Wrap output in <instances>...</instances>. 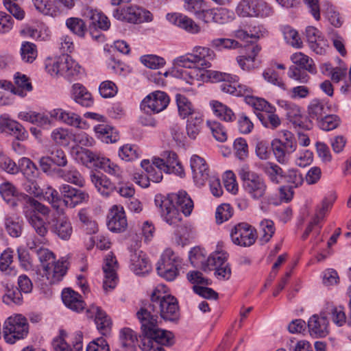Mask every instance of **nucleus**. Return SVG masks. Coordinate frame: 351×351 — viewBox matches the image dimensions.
I'll use <instances>...</instances> for the list:
<instances>
[{"mask_svg":"<svg viewBox=\"0 0 351 351\" xmlns=\"http://www.w3.org/2000/svg\"><path fill=\"white\" fill-rule=\"evenodd\" d=\"M69 56L68 54H62L56 58L52 62L46 65L47 72L51 76H63L65 75V69L67 66Z\"/></svg>","mask_w":351,"mask_h":351,"instance_id":"34","label":"nucleus"},{"mask_svg":"<svg viewBox=\"0 0 351 351\" xmlns=\"http://www.w3.org/2000/svg\"><path fill=\"white\" fill-rule=\"evenodd\" d=\"M73 156L78 163H81L86 167L93 166L98 168V165H99L103 154L82 147H77L73 151Z\"/></svg>","mask_w":351,"mask_h":351,"instance_id":"20","label":"nucleus"},{"mask_svg":"<svg viewBox=\"0 0 351 351\" xmlns=\"http://www.w3.org/2000/svg\"><path fill=\"white\" fill-rule=\"evenodd\" d=\"M130 1L131 0H110L112 5H120L113 11L112 16L117 20L134 24L151 22L153 20L152 14L149 11L136 5H123Z\"/></svg>","mask_w":351,"mask_h":351,"instance_id":"3","label":"nucleus"},{"mask_svg":"<svg viewBox=\"0 0 351 351\" xmlns=\"http://www.w3.org/2000/svg\"><path fill=\"white\" fill-rule=\"evenodd\" d=\"M90 311L92 313L95 314V321L97 329L102 335L108 333L110 331L112 323L106 313L100 307L97 306H93Z\"/></svg>","mask_w":351,"mask_h":351,"instance_id":"37","label":"nucleus"},{"mask_svg":"<svg viewBox=\"0 0 351 351\" xmlns=\"http://www.w3.org/2000/svg\"><path fill=\"white\" fill-rule=\"evenodd\" d=\"M278 105L286 111L287 117L290 121L298 123L301 117V110L298 106L283 99L278 101Z\"/></svg>","mask_w":351,"mask_h":351,"instance_id":"50","label":"nucleus"},{"mask_svg":"<svg viewBox=\"0 0 351 351\" xmlns=\"http://www.w3.org/2000/svg\"><path fill=\"white\" fill-rule=\"evenodd\" d=\"M3 330L5 341L12 344L16 341L24 339L27 335L29 324L23 315L15 314L5 321Z\"/></svg>","mask_w":351,"mask_h":351,"instance_id":"7","label":"nucleus"},{"mask_svg":"<svg viewBox=\"0 0 351 351\" xmlns=\"http://www.w3.org/2000/svg\"><path fill=\"white\" fill-rule=\"evenodd\" d=\"M98 168L104 170L108 174L114 176L119 182L123 180V171L121 167L104 155L100 159Z\"/></svg>","mask_w":351,"mask_h":351,"instance_id":"43","label":"nucleus"},{"mask_svg":"<svg viewBox=\"0 0 351 351\" xmlns=\"http://www.w3.org/2000/svg\"><path fill=\"white\" fill-rule=\"evenodd\" d=\"M203 116L201 112L189 117L186 125V131L191 139H195L201 132L203 126Z\"/></svg>","mask_w":351,"mask_h":351,"instance_id":"39","label":"nucleus"},{"mask_svg":"<svg viewBox=\"0 0 351 351\" xmlns=\"http://www.w3.org/2000/svg\"><path fill=\"white\" fill-rule=\"evenodd\" d=\"M210 106L214 114L220 120L232 122L236 119V116L232 109L225 104L215 100L210 102Z\"/></svg>","mask_w":351,"mask_h":351,"instance_id":"36","label":"nucleus"},{"mask_svg":"<svg viewBox=\"0 0 351 351\" xmlns=\"http://www.w3.org/2000/svg\"><path fill=\"white\" fill-rule=\"evenodd\" d=\"M17 194L16 188L11 183L8 182L1 183V197L8 205L16 206Z\"/></svg>","mask_w":351,"mask_h":351,"instance_id":"53","label":"nucleus"},{"mask_svg":"<svg viewBox=\"0 0 351 351\" xmlns=\"http://www.w3.org/2000/svg\"><path fill=\"white\" fill-rule=\"evenodd\" d=\"M156 206L160 210L161 217L170 226L182 227L180 209L186 216H189L193 209V202L186 192L180 191L167 197L157 195L154 199Z\"/></svg>","mask_w":351,"mask_h":351,"instance_id":"1","label":"nucleus"},{"mask_svg":"<svg viewBox=\"0 0 351 351\" xmlns=\"http://www.w3.org/2000/svg\"><path fill=\"white\" fill-rule=\"evenodd\" d=\"M131 269L136 275H144L151 269L150 263L145 253L140 251L131 254Z\"/></svg>","mask_w":351,"mask_h":351,"instance_id":"29","label":"nucleus"},{"mask_svg":"<svg viewBox=\"0 0 351 351\" xmlns=\"http://www.w3.org/2000/svg\"><path fill=\"white\" fill-rule=\"evenodd\" d=\"M62 299L65 306L73 311L80 312L85 308V304L81 295L70 288L62 291Z\"/></svg>","mask_w":351,"mask_h":351,"instance_id":"28","label":"nucleus"},{"mask_svg":"<svg viewBox=\"0 0 351 351\" xmlns=\"http://www.w3.org/2000/svg\"><path fill=\"white\" fill-rule=\"evenodd\" d=\"M68 265L67 261L60 259L51 266H45V274L49 283L56 284L60 282L67 271Z\"/></svg>","mask_w":351,"mask_h":351,"instance_id":"23","label":"nucleus"},{"mask_svg":"<svg viewBox=\"0 0 351 351\" xmlns=\"http://www.w3.org/2000/svg\"><path fill=\"white\" fill-rule=\"evenodd\" d=\"M230 237L232 242L240 246H250L256 241V233L254 228L245 223L236 225L232 230Z\"/></svg>","mask_w":351,"mask_h":351,"instance_id":"12","label":"nucleus"},{"mask_svg":"<svg viewBox=\"0 0 351 351\" xmlns=\"http://www.w3.org/2000/svg\"><path fill=\"white\" fill-rule=\"evenodd\" d=\"M275 112L276 108L274 106L272 110L257 114L258 119L265 128L274 130L281 125V120Z\"/></svg>","mask_w":351,"mask_h":351,"instance_id":"40","label":"nucleus"},{"mask_svg":"<svg viewBox=\"0 0 351 351\" xmlns=\"http://www.w3.org/2000/svg\"><path fill=\"white\" fill-rule=\"evenodd\" d=\"M240 43L236 40L227 38H216L210 41V47L216 51H223L224 49H234L239 48Z\"/></svg>","mask_w":351,"mask_h":351,"instance_id":"51","label":"nucleus"},{"mask_svg":"<svg viewBox=\"0 0 351 351\" xmlns=\"http://www.w3.org/2000/svg\"><path fill=\"white\" fill-rule=\"evenodd\" d=\"M291 60L296 66L304 69L310 73L315 74L317 71L313 60L301 52L293 53L291 56Z\"/></svg>","mask_w":351,"mask_h":351,"instance_id":"46","label":"nucleus"},{"mask_svg":"<svg viewBox=\"0 0 351 351\" xmlns=\"http://www.w3.org/2000/svg\"><path fill=\"white\" fill-rule=\"evenodd\" d=\"M66 333L60 330L58 337L53 339L51 346L53 351H83V346L80 343H73L71 347L65 340Z\"/></svg>","mask_w":351,"mask_h":351,"instance_id":"35","label":"nucleus"},{"mask_svg":"<svg viewBox=\"0 0 351 351\" xmlns=\"http://www.w3.org/2000/svg\"><path fill=\"white\" fill-rule=\"evenodd\" d=\"M180 258L171 249H166L162 254L156 266L158 275L168 281L173 280L178 275Z\"/></svg>","mask_w":351,"mask_h":351,"instance_id":"10","label":"nucleus"},{"mask_svg":"<svg viewBox=\"0 0 351 351\" xmlns=\"http://www.w3.org/2000/svg\"><path fill=\"white\" fill-rule=\"evenodd\" d=\"M38 55L36 45L29 42H23L21 47V56L23 61L26 62H34Z\"/></svg>","mask_w":351,"mask_h":351,"instance_id":"59","label":"nucleus"},{"mask_svg":"<svg viewBox=\"0 0 351 351\" xmlns=\"http://www.w3.org/2000/svg\"><path fill=\"white\" fill-rule=\"evenodd\" d=\"M310 48L317 54H324L328 47L327 40L322 32L313 26H308L305 30Z\"/></svg>","mask_w":351,"mask_h":351,"instance_id":"16","label":"nucleus"},{"mask_svg":"<svg viewBox=\"0 0 351 351\" xmlns=\"http://www.w3.org/2000/svg\"><path fill=\"white\" fill-rule=\"evenodd\" d=\"M239 175L243 181V190L251 199L258 201L265 197L267 185L261 175L250 171L245 165L240 168Z\"/></svg>","mask_w":351,"mask_h":351,"instance_id":"5","label":"nucleus"},{"mask_svg":"<svg viewBox=\"0 0 351 351\" xmlns=\"http://www.w3.org/2000/svg\"><path fill=\"white\" fill-rule=\"evenodd\" d=\"M117 263L115 257L112 254H108L103 265V271L104 273L103 288L106 292L112 291L117 285Z\"/></svg>","mask_w":351,"mask_h":351,"instance_id":"14","label":"nucleus"},{"mask_svg":"<svg viewBox=\"0 0 351 351\" xmlns=\"http://www.w3.org/2000/svg\"><path fill=\"white\" fill-rule=\"evenodd\" d=\"M51 230L59 239L64 241H68L73 233L71 222L64 215L59 216L52 221Z\"/></svg>","mask_w":351,"mask_h":351,"instance_id":"22","label":"nucleus"},{"mask_svg":"<svg viewBox=\"0 0 351 351\" xmlns=\"http://www.w3.org/2000/svg\"><path fill=\"white\" fill-rule=\"evenodd\" d=\"M84 14L91 21L94 26H97L103 30L109 29L110 26V20L101 12L93 9H87Z\"/></svg>","mask_w":351,"mask_h":351,"instance_id":"45","label":"nucleus"},{"mask_svg":"<svg viewBox=\"0 0 351 351\" xmlns=\"http://www.w3.org/2000/svg\"><path fill=\"white\" fill-rule=\"evenodd\" d=\"M90 180L97 191L104 197H108L115 189L114 184L105 175L93 173Z\"/></svg>","mask_w":351,"mask_h":351,"instance_id":"32","label":"nucleus"},{"mask_svg":"<svg viewBox=\"0 0 351 351\" xmlns=\"http://www.w3.org/2000/svg\"><path fill=\"white\" fill-rule=\"evenodd\" d=\"M190 165L194 182L199 186H203L209 177V170L205 160L197 155H193Z\"/></svg>","mask_w":351,"mask_h":351,"instance_id":"19","label":"nucleus"},{"mask_svg":"<svg viewBox=\"0 0 351 351\" xmlns=\"http://www.w3.org/2000/svg\"><path fill=\"white\" fill-rule=\"evenodd\" d=\"M14 82L16 87H14L10 82L1 80V88L4 89V91H1V99L4 97L9 99V101H3L4 105H8L12 102L14 95L24 97L27 95V92L32 90V85L28 77L24 74L16 73L14 75Z\"/></svg>","mask_w":351,"mask_h":351,"instance_id":"9","label":"nucleus"},{"mask_svg":"<svg viewBox=\"0 0 351 351\" xmlns=\"http://www.w3.org/2000/svg\"><path fill=\"white\" fill-rule=\"evenodd\" d=\"M252 13V17L266 18L273 14L274 10L267 2L259 0L254 2Z\"/></svg>","mask_w":351,"mask_h":351,"instance_id":"55","label":"nucleus"},{"mask_svg":"<svg viewBox=\"0 0 351 351\" xmlns=\"http://www.w3.org/2000/svg\"><path fill=\"white\" fill-rule=\"evenodd\" d=\"M261 48L258 45H251L247 47L248 53L237 58V61L243 70L249 71L255 66V58Z\"/></svg>","mask_w":351,"mask_h":351,"instance_id":"38","label":"nucleus"},{"mask_svg":"<svg viewBox=\"0 0 351 351\" xmlns=\"http://www.w3.org/2000/svg\"><path fill=\"white\" fill-rule=\"evenodd\" d=\"M58 175L64 181L83 187L85 184V180L82 174L75 168H71L68 170H58Z\"/></svg>","mask_w":351,"mask_h":351,"instance_id":"48","label":"nucleus"},{"mask_svg":"<svg viewBox=\"0 0 351 351\" xmlns=\"http://www.w3.org/2000/svg\"><path fill=\"white\" fill-rule=\"evenodd\" d=\"M191 54L197 64H199L202 69H207L211 66L210 60L216 58V53L211 47L197 45L195 46Z\"/></svg>","mask_w":351,"mask_h":351,"instance_id":"25","label":"nucleus"},{"mask_svg":"<svg viewBox=\"0 0 351 351\" xmlns=\"http://www.w3.org/2000/svg\"><path fill=\"white\" fill-rule=\"evenodd\" d=\"M5 288V293L3 297V300L6 304L13 302L19 304L22 300V294L21 291L16 288L14 285L12 284L8 285V284L4 285Z\"/></svg>","mask_w":351,"mask_h":351,"instance_id":"57","label":"nucleus"},{"mask_svg":"<svg viewBox=\"0 0 351 351\" xmlns=\"http://www.w3.org/2000/svg\"><path fill=\"white\" fill-rule=\"evenodd\" d=\"M328 314L330 315V319L338 326H343L345 323H348V318H346L344 308L341 306H329L328 308Z\"/></svg>","mask_w":351,"mask_h":351,"instance_id":"56","label":"nucleus"},{"mask_svg":"<svg viewBox=\"0 0 351 351\" xmlns=\"http://www.w3.org/2000/svg\"><path fill=\"white\" fill-rule=\"evenodd\" d=\"M60 191L64 198L65 205L70 208H74L80 204L86 202L89 199L87 193L66 184H64L60 187Z\"/></svg>","mask_w":351,"mask_h":351,"instance_id":"13","label":"nucleus"},{"mask_svg":"<svg viewBox=\"0 0 351 351\" xmlns=\"http://www.w3.org/2000/svg\"><path fill=\"white\" fill-rule=\"evenodd\" d=\"M162 156L165 158L167 169H168L167 173H174L180 177L184 176V169L178 160L176 153L172 152H165Z\"/></svg>","mask_w":351,"mask_h":351,"instance_id":"41","label":"nucleus"},{"mask_svg":"<svg viewBox=\"0 0 351 351\" xmlns=\"http://www.w3.org/2000/svg\"><path fill=\"white\" fill-rule=\"evenodd\" d=\"M138 338L136 333L130 328H125L120 331L121 351H132Z\"/></svg>","mask_w":351,"mask_h":351,"instance_id":"42","label":"nucleus"},{"mask_svg":"<svg viewBox=\"0 0 351 351\" xmlns=\"http://www.w3.org/2000/svg\"><path fill=\"white\" fill-rule=\"evenodd\" d=\"M336 110V107L326 99H313L308 106V114L318 122L327 114Z\"/></svg>","mask_w":351,"mask_h":351,"instance_id":"17","label":"nucleus"},{"mask_svg":"<svg viewBox=\"0 0 351 351\" xmlns=\"http://www.w3.org/2000/svg\"><path fill=\"white\" fill-rule=\"evenodd\" d=\"M71 98L78 104L84 107H90L93 104L91 93L82 84L75 83L72 85L71 90Z\"/></svg>","mask_w":351,"mask_h":351,"instance_id":"27","label":"nucleus"},{"mask_svg":"<svg viewBox=\"0 0 351 351\" xmlns=\"http://www.w3.org/2000/svg\"><path fill=\"white\" fill-rule=\"evenodd\" d=\"M97 137L105 143H114L119 141V135L112 126L101 123L94 127Z\"/></svg>","mask_w":351,"mask_h":351,"instance_id":"31","label":"nucleus"},{"mask_svg":"<svg viewBox=\"0 0 351 351\" xmlns=\"http://www.w3.org/2000/svg\"><path fill=\"white\" fill-rule=\"evenodd\" d=\"M282 33L287 43L296 48L302 47V42L295 29L290 26H285L282 29Z\"/></svg>","mask_w":351,"mask_h":351,"instance_id":"64","label":"nucleus"},{"mask_svg":"<svg viewBox=\"0 0 351 351\" xmlns=\"http://www.w3.org/2000/svg\"><path fill=\"white\" fill-rule=\"evenodd\" d=\"M1 132L14 135L19 141L28 138V132L25 128L16 121L9 119L5 114L1 115Z\"/></svg>","mask_w":351,"mask_h":351,"instance_id":"26","label":"nucleus"},{"mask_svg":"<svg viewBox=\"0 0 351 351\" xmlns=\"http://www.w3.org/2000/svg\"><path fill=\"white\" fill-rule=\"evenodd\" d=\"M35 8L40 13L56 17L59 15L60 11L53 8L49 0H32Z\"/></svg>","mask_w":351,"mask_h":351,"instance_id":"60","label":"nucleus"},{"mask_svg":"<svg viewBox=\"0 0 351 351\" xmlns=\"http://www.w3.org/2000/svg\"><path fill=\"white\" fill-rule=\"evenodd\" d=\"M308 332L311 336L315 338L326 337L328 332V322L325 316L313 315L307 324Z\"/></svg>","mask_w":351,"mask_h":351,"instance_id":"21","label":"nucleus"},{"mask_svg":"<svg viewBox=\"0 0 351 351\" xmlns=\"http://www.w3.org/2000/svg\"><path fill=\"white\" fill-rule=\"evenodd\" d=\"M262 170L269 180L274 184H278L284 178L285 172L277 164L267 162L262 165Z\"/></svg>","mask_w":351,"mask_h":351,"instance_id":"44","label":"nucleus"},{"mask_svg":"<svg viewBox=\"0 0 351 351\" xmlns=\"http://www.w3.org/2000/svg\"><path fill=\"white\" fill-rule=\"evenodd\" d=\"M251 90H252V88ZM252 93V91H251V93L249 94L239 95V96L245 97V100L246 103L248 104L249 105L252 106L254 108L256 109V110L263 111V112H267V110H272L274 106H271L264 99L251 96Z\"/></svg>","mask_w":351,"mask_h":351,"instance_id":"54","label":"nucleus"},{"mask_svg":"<svg viewBox=\"0 0 351 351\" xmlns=\"http://www.w3.org/2000/svg\"><path fill=\"white\" fill-rule=\"evenodd\" d=\"M24 215L36 234L40 238L45 239L49 230L47 223L44 219L30 210H24Z\"/></svg>","mask_w":351,"mask_h":351,"instance_id":"30","label":"nucleus"},{"mask_svg":"<svg viewBox=\"0 0 351 351\" xmlns=\"http://www.w3.org/2000/svg\"><path fill=\"white\" fill-rule=\"evenodd\" d=\"M141 167L147 172L153 182L158 183L162 180L163 171L156 169L149 160H143L141 162Z\"/></svg>","mask_w":351,"mask_h":351,"instance_id":"63","label":"nucleus"},{"mask_svg":"<svg viewBox=\"0 0 351 351\" xmlns=\"http://www.w3.org/2000/svg\"><path fill=\"white\" fill-rule=\"evenodd\" d=\"M23 199L24 202L23 210H30L34 213L38 212L43 215H48L49 214V208L33 197L27 195H23Z\"/></svg>","mask_w":351,"mask_h":351,"instance_id":"52","label":"nucleus"},{"mask_svg":"<svg viewBox=\"0 0 351 351\" xmlns=\"http://www.w3.org/2000/svg\"><path fill=\"white\" fill-rule=\"evenodd\" d=\"M66 27L75 34L84 37L86 32V26L84 21L76 17H71L66 21Z\"/></svg>","mask_w":351,"mask_h":351,"instance_id":"58","label":"nucleus"},{"mask_svg":"<svg viewBox=\"0 0 351 351\" xmlns=\"http://www.w3.org/2000/svg\"><path fill=\"white\" fill-rule=\"evenodd\" d=\"M118 154L121 160L131 162L141 157V151L135 145L125 144L119 148Z\"/></svg>","mask_w":351,"mask_h":351,"instance_id":"49","label":"nucleus"},{"mask_svg":"<svg viewBox=\"0 0 351 351\" xmlns=\"http://www.w3.org/2000/svg\"><path fill=\"white\" fill-rule=\"evenodd\" d=\"M173 337L171 339L169 344H165L159 341L155 337H143L141 340V344L139 346L142 351H165L162 346H170L173 344Z\"/></svg>","mask_w":351,"mask_h":351,"instance_id":"47","label":"nucleus"},{"mask_svg":"<svg viewBox=\"0 0 351 351\" xmlns=\"http://www.w3.org/2000/svg\"><path fill=\"white\" fill-rule=\"evenodd\" d=\"M158 313L152 302L148 305L142 306L137 312L136 317L141 324L143 337H155L165 343L169 344L173 333L162 330L158 327Z\"/></svg>","mask_w":351,"mask_h":351,"instance_id":"2","label":"nucleus"},{"mask_svg":"<svg viewBox=\"0 0 351 351\" xmlns=\"http://www.w3.org/2000/svg\"><path fill=\"white\" fill-rule=\"evenodd\" d=\"M19 167L26 179L35 178L38 174L36 165L28 158H22L19 160Z\"/></svg>","mask_w":351,"mask_h":351,"instance_id":"61","label":"nucleus"},{"mask_svg":"<svg viewBox=\"0 0 351 351\" xmlns=\"http://www.w3.org/2000/svg\"><path fill=\"white\" fill-rule=\"evenodd\" d=\"M164 287H157L151 295V302L158 314L166 321L178 319L180 313L177 299L162 291Z\"/></svg>","mask_w":351,"mask_h":351,"instance_id":"4","label":"nucleus"},{"mask_svg":"<svg viewBox=\"0 0 351 351\" xmlns=\"http://www.w3.org/2000/svg\"><path fill=\"white\" fill-rule=\"evenodd\" d=\"M167 19L178 27L191 34H197L202 31V27L194 20L181 13L167 14Z\"/></svg>","mask_w":351,"mask_h":351,"instance_id":"15","label":"nucleus"},{"mask_svg":"<svg viewBox=\"0 0 351 351\" xmlns=\"http://www.w3.org/2000/svg\"><path fill=\"white\" fill-rule=\"evenodd\" d=\"M169 103V97L165 92L156 90L148 95L141 102V108L147 114L158 113L165 110Z\"/></svg>","mask_w":351,"mask_h":351,"instance_id":"11","label":"nucleus"},{"mask_svg":"<svg viewBox=\"0 0 351 351\" xmlns=\"http://www.w3.org/2000/svg\"><path fill=\"white\" fill-rule=\"evenodd\" d=\"M208 77L213 82H223L220 85L221 90L226 93L239 97V95L249 94L251 93L250 86L239 84V77L227 73H222L217 71L208 72Z\"/></svg>","mask_w":351,"mask_h":351,"instance_id":"6","label":"nucleus"},{"mask_svg":"<svg viewBox=\"0 0 351 351\" xmlns=\"http://www.w3.org/2000/svg\"><path fill=\"white\" fill-rule=\"evenodd\" d=\"M107 226L112 232H123L128 226L125 212L122 206H113L108 215Z\"/></svg>","mask_w":351,"mask_h":351,"instance_id":"18","label":"nucleus"},{"mask_svg":"<svg viewBox=\"0 0 351 351\" xmlns=\"http://www.w3.org/2000/svg\"><path fill=\"white\" fill-rule=\"evenodd\" d=\"M271 147L276 160L282 165L288 163L290 155L297 149V147L282 143L278 138H274L271 141Z\"/></svg>","mask_w":351,"mask_h":351,"instance_id":"24","label":"nucleus"},{"mask_svg":"<svg viewBox=\"0 0 351 351\" xmlns=\"http://www.w3.org/2000/svg\"><path fill=\"white\" fill-rule=\"evenodd\" d=\"M189 259L193 265L198 266L202 264V269L205 271H211L213 269L228 264V254L223 250H217L210 255L206 262L204 263L205 258L202 252L199 248H193L189 252Z\"/></svg>","mask_w":351,"mask_h":351,"instance_id":"8","label":"nucleus"},{"mask_svg":"<svg viewBox=\"0 0 351 351\" xmlns=\"http://www.w3.org/2000/svg\"><path fill=\"white\" fill-rule=\"evenodd\" d=\"M51 138L58 145H68L71 139V133L66 128H58L51 132Z\"/></svg>","mask_w":351,"mask_h":351,"instance_id":"62","label":"nucleus"},{"mask_svg":"<svg viewBox=\"0 0 351 351\" xmlns=\"http://www.w3.org/2000/svg\"><path fill=\"white\" fill-rule=\"evenodd\" d=\"M176 100L178 114L180 118L184 119L195 115V113L200 112L195 108L192 102L184 95L177 94L176 95Z\"/></svg>","mask_w":351,"mask_h":351,"instance_id":"33","label":"nucleus"}]
</instances>
